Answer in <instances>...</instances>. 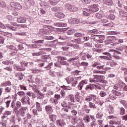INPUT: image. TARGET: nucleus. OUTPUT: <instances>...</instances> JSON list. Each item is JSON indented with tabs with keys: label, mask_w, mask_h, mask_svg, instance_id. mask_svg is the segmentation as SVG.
Here are the masks:
<instances>
[{
	"label": "nucleus",
	"mask_w": 127,
	"mask_h": 127,
	"mask_svg": "<svg viewBox=\"0 0 127 127\" xmlns=\"http://www.w3.org/2000/svg\"><path fill=\"white\" fill-rule=\"evenodd\" d=\"M101 65V63L99 62H95L92 64L91 65V67L93 68L96 67L97 70H94L93 71L94 74H106V71H102L99 70H101V69H104V65Z\"/></svg>",
	"instance_id": "1"
},
{
	"label": "nucleus",
	"mask_w": 127,
	"mask_h": 127,
	"mask_svg": "<svg viewBox=\"0 0 127 127\" xmlns=\"http://www.w3.org/2000/svg\"><path fill=\"white\" fill-rule=\"evenodd\" d=\"M69 109H71V106L69 105L67 107H64L62 109L60 112V115L62 118L66 119V120H71V115H68V114L66 113H68L69 112Z\"/></svg>",
	"instance_id": "2"
},
{
	"label": "nucleus",
	"mask_w": 127,
	"mask_h": 127,
	"mask_svg": "<svg viewBox=\"0 0 127 127\" xmlns=\"http://www.w3.org/2000/svg\"><path fill=\"white\" fill-rule=\"evenodd\" d=\"M1 86V87H5L4 90L5 93H10L12 91L11 82L9 80L2 83Z\"/></svg>",
	"instance_id": "3"
},
{
	"label": "nucleus",
	"mask_w": 127,
	"mask_h": 127,
	"mask_svg": "<svg viewBox=\"0 0 127 127\" xmlns=\"http://www.w3.org/2000/svg\"><path fill=\"white\" fill-rule=\"evenodd\" d=\"M66 82L67 84H71L72 87H75L78 83V79L75 77L69 76L68 77L65 78Z\"/></svg>",
	"instance_id": "4"
},
{
	"label": "nucleus",
	"mask_w": 127,
	"mask_h": 127,
	"mask_svg": "<svg viewBox=\"0 0 127 127\" xmlns=\"http://www.w3.org/2000/svg\"><path fill=\"white\" fill-rule=\"evenodd\" d=\"M49 119L48 121L49 124L50 125V127H55V124H54V122L57 119V116L52 114L51 113H49Z\"/></svg>",
	"instance_id": "5"
},
{
	"label": "nucleus",
	"mask_w": 127,
	"mask_h": 127,
	"mask_svg": "<svg viewBox=\"0 0 127 127\" xmlns=\"http://www.w3.org/2000/svg\"><path fill=\"white\" fill-rule=\"evenodd\" d=\"M10 6L12 10H14L15 9L20 10L22 8L20 3L17 2H10Z\"/></svg>",
	"instance_id": "6"
},
{
	"label": "nucleus",
	"mask_w": 127,
	"mask_h": 127,
	"mask_svg": "<svg viewBox=\"0 0 127 127\" xmlns=\"http://www.w3.org/2000/svg\"><path fill=\"white\" fill-rule=\"evenodd\" d=\"M84 10L86 11H89L91 13H94V12H96L99 10V5L97 4H93L91 5L89 9L84 8Z\"/></svg>",
	"instance_id": "7"
},
{
	"label": "nucleus",
	"mask_w": 127,
	"mask_h": 127,
	"mask_svg": "<svg viewBox=\"0 0 127 127\" xmlns=\"http://www.w3.org/2000/svg\"><path fill=\"white\" fill-rule=\"evenodd\" d=\"M14 113L16 114V117H24L25 116V112H24L23 109L20 108L13 110Z\"/></svg>",
	"instance_id": "8"
},
{
	"label": "nucleus",
	"mask_w": 127,
	"mask_h": 127,
	"mask_svg": "<svg viewBox=\"0 0 127 127\" xmlns=\"http://www.w3.org/2000/svg\"><path fill=\"white\" fill-rule=\"evenodd\" d=\"M66 100L68 102V104L70 103H75V97L73 94H69L66 97Z\"/></svg>",
	"instance_id": "9"
},
{
	"label": "nucleus",
	"mask_w": 127,
	"mask_h": 127,
	"mask_svg": "<svg viewBox=\"0 0 127 127\" xmlns=\"http://www.w3.org/2000/svg\"><path fill=\"white\" fill-rule=\"evenodd\" d=\"M81 100H82V97L80 96V93L78 92L76 93L75 95L74 103H76V104H78V103H81Z\"/></svg>",
	"instance_id": "10"
},
{
	"label": "nucleus",
	"mask_w": 127,
	"mask_h": 127,
	"mask_svg": "<svg viewBox=\"0 0 127 127\" xmlns=\"http://www.w3.org/2000/svg\"><path fill=\"white\" fill-rule=\"evenodd\" d=\"M4 101H5L6 108H8L9 107V104L11 102V97H10L9 96L7 97H4Z\"/></svg>",
	"instance_id": "11"
},
{
	"label": "nucleus",
	"mask_w": 127,
	"mask_h": 127,
	"mask_svg": "<svg viewBox=\"0 0 127 127\" xmlns=\"http://www.w3.org/2000/svg\"><path fill=\"white\" fill-rule=\"evenodd\" d=\"M33 91H34V92L37 93V94H38V95H40V96H39V99H43L44 98V94L41 93V92L38 89H37L36 87H33Z\"/></svg>",
	"instance_id": "12"
},
{
	"label": "nucleus",
	"mask_w": 127,
	"mask_h": 127,
	"mask_svg": "<svg viewBox=\"0 0 127 127\" xmlns=\"http://www.w3.org/2000/svg\"><path fill=\"white\" fill-rule=\"evenodd\" d=\"M56 123H57V125H58L59 127H64L65 125H66V123H65L64 120H63V119L57 120Z\"/></svg>",
	"instance_id": "13"
},
{
	"label": "nucleus",
	"mask_w": 127,
	"mask_h": 127,
	"mask_svg": "<svg viewBox=\"0 0 127 127\" xmlns=\"http://www.w3.org/2000/svg\"><path fill=\"white\" fill-rule=\"evenodd\" d=\"M17 21L19 23H25V22H26V18L24 17L19 16L17 17Z\"/></svg>",
	"instance_id": "14"
},
{
	"label": "nucleus",
	"mask_w": 127,
	"mask_h": 127,
	"mask_svg": "<svg viewBox=\"0 0 127 127\" xmlns=\"http://www.w3.org/2000/svg\"><path fill=\"white\" fill-rule=\"evenodd\" d=\"M93 77L94 79L97 80V81H99V82L103 81V80L105 79V77L101 75H93Z\"/></svg>",
	"instance_id": "15"
},
{
	"label": "nucleus",
	"mask_w": 127,
	"mask_h": 127,
	"mask_svg": "<svg viewBox=\"0 0 127 127\" xmlns=\"http://www.w3.org/2000/svg\"><path fill=\"white\" fill-rule=\"evenodd\" d=\"M68 22L70 24H78V22H80V20L74 18L69 20Z\"/></svg>",
	"instance_id": "16"
},
{
	"label": "nucleus",
	"mask_w": 127,
	"mask_h": 127,
	"mask_svg": "<svg viewBox=\"0 0 127 127\" xmlns=\"http://www.w3.org/2000/svg\"><path fill=\"white\" fill-rule=\"evenodd\" d=\"M87 84V81L86 80H82L78 85L77 88L79 90H82L83 86Z\"/></svg>",
	"instance_id": "17"
},
{
	"label": "nucleus",
	"mask_w": 127,
	"mask_h": 127,
	"mask_svg": "<svg viewBox=\"0 0 127 127\" xmlns=\"http://www.w3.org/2000/svg\"><path fill=\"white\" fill-rule=\"evenodd\" d=\"M95 89V85L93 84H89L86 86L85 87L86 91H89L90 90L91 91H93Z\"/></svg>",
	"instance_id": "18"
},
{
	"label": "nucleus",
	"mask_w": 127,
	"mask_h": 127,
	"mask_svg": "<svg viewBox=\"0 0 127 127\" xmlns=\"http://www.w3.org/2000/svg\"><path fill=\"white\" fill-rule=\"evenodd\" d=\"M46 111L49 114V113H53V109L52 108V106L51 105H47L45 106Z\"/></svg>",
	"instance_id": "19"
},
{
	"label": "nucleus",
	"mask_w": 127,
	"mask_h": 127,
	"mask_svg": "<svg viewBox=\"0 0 127 127\" xmlns=\"http://www.w3.org/2000/svg\"><path fill=\"white\" fill-rule=\"evenodd\" d=\"M15 77H17L20 81L23 79V74L20 72H17L15 74Z\"/></svg>",
	"instance_id": "20"
},
{
	"label": "nucleus",
	"mask_w": 127,
	"mask_h": 127,
	"mask_svg": "<svg viewBox=\"0 0 127 127\" xmlns=\"http://www.w3.org/2000/svg\"><path fill=\"white\" fill-rule=\"evenodd\" d=\"M109 12H112V13L109 14L108 16V18L109 19H111L112 20H114L116 18V16L114 15V10H111L109 11Z\"/></svg>",
	"instance_id": "21"
},
{
	"label": "nucleus",
	"mask_w": 127,
	"mask_h": 127,
	"mask_svg": "<svg viewBox=\"0 0 127 127\" xmlns=\"http://www.w3.org/2000/svg\"><path fill=\"white\" fill-rule=\"evenodd\" d=\"M111 93L114 95V96H117V97L122 96V93L121 92L115 90V89H113Z\"/></svg>",
	"instance_id": "22"
},
{
	"label": "nucleus",
	"mask_w": 127,
	"mask_h": 127,
	"mask_svg": "<svg viewBox=\"0 0 127 127\" xmlns=\"http://www.w3.org/2000/svg\"><path fill=\"white\" fill-rule=\"evenodd\" d=\"M36 109L37 110L38 112L42 111V107H41V105L39 102H36Z\"/></svg>",
	"instance_id": "23"
},
{
	"label": "nucleus",
	"mask_w": 127,
	"mask_h": 127,
	"mask_svg": "<svg viewBox=\"0 0 127 127\" xmlns=\"http://www.w3.org/2000/svg\"><path fill=\"white\" fill-rule=\"evenodd\" d=\"M11 115V112L6 111L3 114V116L1 117V119L3 120V119H5L7 116H10Z\"/></svg>",
	"instance_id": "24"
},
{
	"label": "nucleus",
	"mask_w": 127,
	"mask_h": 127,
	"mask_svg": "<svg viewBox=\"0 0 127 127\" xmlns=\"http://www.w3.org/2000/svg\"><path fill=\"white\" fill-rule=\"evenodd\" d=\"M55 16L58 17V18H64L65 15L62 12H57L55 13Z\"/></svg>",
	"instance_id": "25"
},
{
	"label": "nucleus",
	"mask_w": 127,
	"mask_h": 127,
	"mask_svg": "<svg viewBox=\"0 0 127 127\" xmlns=\"http://www.w3.org/2000/svg\"><path fill=\"white\" fill-rule=\"evenodd\" d=\"M54 25L57 26L58 27H66L67 26V24L66 23H55Z\"/></svg>",
	"instance_id": "26"
},
{
	"label": "nucleus",
	"mask_w": 127,
	"mask_h": 127,
	"mask_svg": "<svg viewBox=\"0 0 127 127\" xmlns=\"http://www.w3.org/2000/svg\"><path fill=\"white\" fill-rule=\"evenodd\" d=\"M118 109H119L120 116H124L126 114V109L124 107H118Z\"/></svg>",
	"instance_id": "27"
},
{
	"label": "nucleus",
	"mask_w": 127,
	"mask_h": 127,
	"mask_svg": "<svg viewBox=\"0 0 127 127\" xmlns=\"http://www.w3.org/2000/svg\"><path fill=\"white\" fill-rule=\"evenodd\" d=\"M103 3L105 5H112L113 4V0H103Z\"/></svg>",
	"instance_id": "28"
},
{
	"label": "nucleus",
	"mask_w": 127,
	"mask_h": 127,
	"mask_svg": "<svg viewBox=\"0 0 127 127\" xmlns=\"http://www.w3.org/2000/svg\"><path fill=\"white\" fill-rule=\"evenodd\" d=\"M115 100H117V97L110 95L108 98L107 99V101L108 102H112V101H115Z\"/></svg>",
	"instance_id": "29"
},
{
	"label": "nucleus",
	"mask_w": 127,
	"mask_h": 127,
	"mask_svg": "<svg viewBox=\"0 0 127 127\" xmlns=\"http://www.w3.org/2000/svg\"><path fill=\"white\" fill-rule=\"evenodd\" d=\"M43 54H45V52L43 51H41L38 53H33V56H40V55H42Z\"/></svg>",
	"instance_id": "30"
},
{
	"label": "nucleus",
	"mask_w": 127,
	"mask_h": 127,
	"mask_svg": "<svg viewBox=\"0 0 127 127\" xmlns=\"http://www.w3.org/2000/svg\"><path fill=\"white\" fill-rule=\"evenodd\" d=\"M21 107V102L20 101H17L16 102V106L14 108L13 111L18 110Z\"/></svg>",
	"instance_id": "31"
},
{
	"label": "nucleus",
	"mask_w": 127,
	"mask_h": 127,
	"mask_svg": "<svg viewBox=\"0 0 127 127\" xmlns=\"http://www.w3.org/2000/svg\"><path fill=\"white\" fill-rule=\"evenodd\" d=\"M72 125H76L78 123V119L73 116L71 117V120L70 121Z\"/></svg>",
	"instance_id": "32"
},
{
	"label": "nucleus",
	"mask_w": 127,
	"mask_h": 127,
	"mask_svg": "<svg viewBox=\"0 0 127 127\" xmlns=\"http://www.w3.org/2000/svg\"><path fill=\"white\" fill-rule=\"evenodd\" d=\"M5 26L6 28H8L9 29H10L11 30H13V31H15L16 30V28L12 27L11 25H10L9 24H6L5 25Z\"/></svg>",
	"instance_id": "33"
},
{
	"label": "nucleus",
	"mask_w": 127,
	"mask_h": 127,
	"mask_svg": "<svg viewBox=\"0 0 127 127\" xmlns=\"http://www.w3.org/2000/svg\"><path fill=\"white\" fill-rule=\"evenodd\" d=\"M88 106L90 109H97L96 104L92 102H89Z\"/></svg>",
	"instance_id": "34"
},
{
	"label": "nucleus",
	"mask_w": 127,
	"mask_h": 127,
	"mask_svg": "<svg viewBox=\"0 0 127 127\" xmlns=\"http://www.w3.org/2000/svg\"><path fill=\"white\" fill-rule=\"evenodd\" d=\"M27 100V97L26 96H24L22 97L21 99V102L23 105H25V104H27L26 100Z\"/></svg>",
	"instance_id": "35"
},
{
	"label": "nucleus",
	"mask_w": 127,
	"mask_h": 127,
	"mask_svg": "<svg viewBox=\"0 0 127 127\" xmlns=\"http://www.w3.org/2000/svg\"><path fill=\"white\" fill-rule=\"evenodd\" d=\"M14 68L15 70H17V71H24V70H25V68L20 67L18 65H15Z\"/></svg>",
	"instance_id": "36"
},
{
	"label": "nucleus",
	"mask_w": 127,
	"mask_h": 127,
	"mask_svg": "<svg viewBox=\"0 0 127 127\" xmlns=\"http://www.w3.org/2000/svg\"><path fill=\"white\" fill-rule=\"evenodd\" d=\"M83 120L85 123H90L91 121V118H90V116H89L88 115L85 116Z\"/></svg>",
	"instance_id": "37"
},
{
	"label": "nucleus",
	"mask_w": 127,
	"mask_h": 127,
	"mask_svg": "<svg viewBox=\"0 0 127 127\" xmlns=\"http://www.w3.org/2000/svg\"><path fill=\"white\" fill-rule=\"evenodd\" d=\"M40 32L43 33V34H49V30L48 29H41L40 30Z\"/></svg>",
	"instance_id": "38"
},
{
	"label": "nucleus",
	"mask_w": 127,
	"mask_h": 127,
	"mask_svg": "<svg viewBox=\"0 0 127 127\" xmlns=\"http://www.w3.org/2000/svg\"><path fill=\"white\" fill-rule=\"evenodd\" d=\"M103 116L104 114H103L102 113L98 112L96 115V118L97 119H99V120H102Z\"/></svg>",
	"instance_id": "39"
},
{
	"label": "nucleus",
	"mask_w": 127,
	"mask_h": 127,
	"mask_svg": "<svg viewBox=\"0 0 127 127\" xmlns=\"http://www.w3.org/2000/svg\"><path fill=\"white\" fill-rule=\"evenodd\" d=\"M109 110L110 111L109 112V114H113L115 113L114 108L112 105L109 106Z\"/></svg>",
	"instance_id": "40"
},
{
	"label": "nucleus",
	"mask_w": 127,
	"mask_h": 127,
	"mask_svg": "<svg viewBox=\"0 0 127 127\" xmlns=\"http://www.w3.org/2000/svg\"><path fill=\"white\" fill-rule=\"evenodd\" d=\"M53 66V63H49L47 66H45L44 68L46 70H50L51 69V67Z\"/></svg>",
	"instance_id": "41"
},
{
	"label": "nucleus",
	"mask_w": 127,
	"mask_h": 127,
	"mask_svg": "<svg viewBox=\"0 0 127 127\" xmlns=\"http://www.w3.org/2000/svg\"><path fill=\"white\" fill-rule=\"evenodd\" d=\"M27 95L29 96V97H32L33 99H35L36 98V96L34 93L31 92H29L27 93Z\"/></svg>",
	"instance_id": "42"
},
{
	"label": "nucleus",
	"mask_w": 127,
	"mask_h": 127,
	"mask_svg": "<svg viewBox=\"0 0 127 127\" xmlns=\"http://www.w3.org/2000/svg\"><path fill=\"white\" fill-rule=\"evenodd\" d=\"M85 102L87 103H90L91 101H92V97L91 96V94L89 96H87L85 98Z\"/></svg>",
	"instance_id": "43"
},
{
	"label": "nucleus",
	"mask_w": 127,
	"mask_h": 127,
	"mask_svg": "<svg viewBox=\"0 0 127 127\" xmlns=\"http://www.w3.org/2000/svg\"><path fill=\"white\" fill-rule=\"evenodd\" d=\"M99 95L101 98H104L107 96V93L104 91H101Z\"/></svg>",
	"instance_id": "44"
},
{
	"label": "nucleus",
	"mask_w": 127,
	"mask_h": 127,
	"mask_svg": "<svg viewBox=\"0 0 127 127\" xmlns=\"http://www.w3.org/2000/svg\"><path fill=\"white\" fill-rule=\"evenodd\" d=\"M61 88H64V89L66 91L67 90L70 91V90H72V87L70 86H66L65 85H63L61 86Z\"/></svg>",
	"instance_id": "45"
},
{
	"label": "nucleus",
	"mask_w": 127,
	"mask_h": 127,
	"mask_svg": "<svg viewBox=\"0 0 127 127\" xmlns=\"http://www.w3.org/2000/svg\"><path fill=\"white\" fill-rule=\"evenodd\" d=\"M108 34L110 35H118V34H120L119 32H117V31H109L108 32Z\"/></svg>",
	"instance_id": "46"
},
{
	"label": "nucleus",
	"mask_w": 127,
	"mask_h": 127,
	"mask_svg": "<svg viewBox=\"0 0 127 127\" xmlns=\"http://www.w3.org/2000/svg\"><path fill=\"white\" fill-rule=\"evenodd\" d=\"M100 58H101V59H105V60H111V59H112V58H113L111 56V58L110 57H108V56H100Z\"/></svg>",
	"instance_id": "47"
},
{
	"label": "nucleus",
	"mask_w": 127,
	"mask_h": 127,
	"mask_svg": "<svg viewBox=\"0 0 127 127\" xmlns=\"http://www.w3.org/2000/svg\"><path fill=\"white\" fill-rule=\"evenodd\" d=\"M56 1H52L51 0H49V2L52 5H56L57 3H58V1H59V0H56Z\"/></svg>",
	"instance_id": "48"
},
{
	"label": "nucleus",
	"mask_w": 127,
	"mask_h": 127,
	"mask_svg": "<svg viewBox=\"0 0 127 127\" xmlns=\"http://www.w3.org/2000/svg\"><path fill=\"white\" fill-rule=\"evenodd\" d=\"M83 35L84 34L82 33L77 32L74 34L75 37H83Z\"/></svg>",
	"instance_id": "49"
},
{
	"label": "nucleus",
	"mask_w": 127,
	"mask_h": 127,
	"mask_svg": "<svg viewBox=\"0 0 127 127\" xmlns=\"http://www.w3.org/2000/svg\"><path fill=\"white\" fill-rule=\"evenodd\" d=\"M95 16L96 18H98V19H101V18H103V15H102L100 13H96L95 14Z\"/></svg>",
	"instance_id": "50"
},
{
	"label": "nucleus",
	"mask_w": 127,
	"mask_h": 127,
	"mask_svg": "<svg viewBox=\"0 0 127 127\" xmlns=\"http://www.w3.org/2000/svg\"><path fill=\"white\" fill-rule=\"evenodd\" d=\"M102 37V36L101 35H95V37L94 38H93V40L94 41H98V39H101Z\"/></svg>",
	"instance_id": "51"
},
{
	"label": "nucleus",
	"mask_w": 127,
	"mask_h": 127,
	"mask_svg": "<svg viewBox=\"0 0 127 127\" xmlns=\"http://www.w3.org/2000/svg\"><path fill=\"white\" fill-rule=\"evenodd\" d=\"M120 102L125 107V108H127V103L126 100H120Z\"/></svg>",
	"instance_id": "52"
},
{
	"label": "nucleus",
	"mask_w": 127,
	"mask_h": 127,
	"mask_svg": "<svg viewBox=\"0 0 127 127\" xmlns=\"http://www.w3.org/2000/svg\"><path fill=\"white\" fill-rule=\"evenodd\" d=\"M79 73H80V71L76 70L72 71L71 72V75H72V76H77V75H78Z\"/></svg>",
	"instance_id": "53"
},
{
	"label": "nucleus",
	"mask_w": 127,
	"mask_h": 127,
	"mask_svg": "<svg viewBox=\"0 0 127 127\" xmlns=\"http://www.w3.org/2000/svg\"><path fill=\"white\" fill-rule=\"evenodd\" d=\"M109 64H110V66H111V67H113V66H116V65H117V63L113 60H111L110 62H109Z\"/></svg>",
	"instance_id": "54"
},
{
	"label": "nucleus",
	"mask_w": 127,
	"mask_h": 127,
	"mask_svg": "<svg viewBox=\"0 0 127 127\" xmlns=\"http://www.w3.org/2000/svg\"><path fill=\"white\" fill-rule=\"evenodd\" d=\"M71 113L73 116H74V117H76L77 115H78V112L75 109H73L71 111Z\"/></svg>",
	"instance_id": "55"
},
{
	"label": "nucleus",
	"mask_w": 127,
	"mask_h": 127,
	"mask_svg": "<svg viewBox=\"0 0 127 127\" xmlns=\"http://www.w3.org/2000/svg\"><path fill=\"white\" fill-rule=\"evenodd\" d=\"M17 95L20 96V97H21L22 96H25V92L22 91H19L17 92Z\"/></svg>",
	"instance_id": "56"
},
{
	"label": "nucleus",
	"mask_w": 127,
	"mask_h": 127,
	"mask_svg": "<svg viewBox=\"0 0 127 127\" xmlns=\"http://www.w3.org/2000/svg\"><path fill=\"white\" fill-rule=\"evenodd\" d=\"M78 10V8L74 5H72L71 8H70V11H77Z\"/></svg>",
	"instance_id": "57"
},
{
	"label": "nucleus",
	"mask_w": 127,
	"mask_h": 127,
	"mask_svg": "<svg viewBox=\"0 0 127 127\" xmlns=\"http://www.w3.org/2000/svg\"><path fill=\"white\" fill-rule=\"evenodd\" d=\"M38 111L37 110V109H33L32 110V114L33 115V116H37L38 115Z\"/></svg>",
	"instance_id": "58"
},
{
	"label": "nucleus",
	"mask_w": 127,
	"mask_h": 127,
	"mask_svg": "<svg viewBox=\"0 0 127 127\" xmlns=\"http://www.w3.org/2000/svg\"><path fill=\"white\" fill-rule=\"evenodd\" d=\"M58 60H60V61H64L65 60H67V58H66L65 57H61L59 56L58 57Z\"/></svg>",
	"instance_id": "59"
},
{
	"label": "nucleus",
	"mask_w": 127,
	"mask_h": 127,
	"mask_svg": "<svg viewBox=\"0 0 127 127\" xmlns=\"http://www.w3.org/2000/svg\"><path fill=\"white\" fill-rule=\"evenodd\" d=\"M40 72H41L40 69H33L32 70V72L33 73V74H38V73H40Z\"/></svg>",
	"instance_id": "60"
},
{
	"label": "nucleus",
	"mask_w": 127,
	"mask_h": 127,
	"mask_svg": "<svg viewBox=\"0 0 127 127\" xmlns=\"http://www.w3.org/2000/svg\"><path fill=\"white\" fill-rule=\"evenodd\" d=\"M90 96L91 97V100H93V101H94L97 100V95L95 94H90Z\"/></svg>",
	"instance_id": "61"
},
{
	"label": "nucleus",
	"mask_w": 127,
	"mask_h": 127,
	"mask_svg": "<svg viewBox=\"0 0 127 127\" xmlns=\"http://www.w3.org/2000/svg\"><path fill=\"white\" fill-rule=\"evenodd\" d=\"M121 69L122 71H124L125 75H127V67H122Z\"/></svg>",
	"instance_id": "62"
},
{
	"label": "nucleus",
	"mask_w": 127,
	"mask_h": 127,
	"mask_svg": "<svg viewBox=\"0 0 127 127\" xmlns=\"http://www.w3.org/2000/svg\"><path fill=\"white\" fill-rule=\"evenodd\" d=\"M0 7H5L6 4L5 2L3 1H0Z\"/></svg>",
	"instance_id": "63"
},
{
	"label": "nucleus",
	"mask_w": 127,
	"mask_h": 127,
	"mask_svg": "<svg viewBox=\"0 0 127 127\" xmlns=\"http://www.w3.org/2000/svg\"><path fill=\"white\" fill-rule=\"evenodd\" d=\"M76 127H85V126H84V124H83L82 122H80L76 125Z\"/></svg>",
	"instance_id": "64"
}]
</instances>
